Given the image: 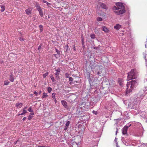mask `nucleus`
<instances>
[{
	"instance_id": "nucleus-60",
	"label": "nucleus",
	"mask_w": 147,
	"mask_h": 147,
	"mask_svg": "<svg viewBox=\"0 0 147 147\" xmlns=\"http://www.w3.org/2000/svg\"><path fill=\"white\" fill-rule=\"evenodd\" d=\"M41 92V91H40V92H39V94H40Z\"/></svg>"
},
{
	"instance_id": "nucleus-53",
	"label": "nucleus",
	"mask_w": 147,
	"mask_h": 147,
	"mask_svg": "<svg viewBox=\"0 0 147 147\" xmlns=\"http://www.w3.org/2000/svg\"><path fill=\"white\" fill-rule=\"evenodd\" d=\"M3 62V61H2L1 60L0 61V63H2Z\"/></svg>"
},
{
	"instance_id": "nucleus-35",
	"label": "nucleus",
	"mask_w": 147,
	"mask_h": 147,
	"mask_svg": "<svg viewBox=\"0 0 147 147\" xmlns=\"http://www.w3.org/2000/svg\"><path fill=\"white\" fill-rule=\"evenodd\" d=\"M73 78L71 77L69 78V81L70 82H72L73 81Z\"/></svg>"
},
{
	"instance_id": "nucleus-42",
	"label": "nucleus",
	"mask_w": 147,
	"mask_h": 147,
	"mask_svg": "<svg viewBox=\"0 0 147 147\" xmlns=\"http://www.w3.org/2000/svg\"><path fill=\"white\" fill-rule=\"evenodd\" d=\"M68 127V126H66L65 125L64 130L65 131H66Z\"/></svg>"
},
{
	"instance_id": "nucleus-34",
	"label": "nucleus",
	"mask_w": 147,
	"mask_h": 147,
	"mask_svg": "<svg viewBox=\"0 0 147 147\" xmlns=\"http://www.w3.org/2000/svg\"><path fill=\"white\" fill-rule=\"evenodd\" d=\"M35 7L37 10L38 9V8L39 7H40V6H39V5L37 4H36L35 5Z\"/></svg>"
},
{
	"instance_id": "nucleus-6",
	"label": "nucleus",
	"mask_w": 147,
	"mask_h": 147,
	"mask_svg": "<svg viewBox=\"0 0 147 147\" xmlns=\"http://www.w3.org/2000/svg\"><path fill=\"white\" fill-rule=\"evenodd\" d=\"M61 102L63 106L66 109H67L68 106L67 105V102L64 100H63L61 101Z\"/></svg>"
},
{
	"instance_id": "nucleus-52",
	"label": "nucleus",
	"mask_w": 147,
	"mask_h": 147,
	"mask_svg": "<svg viewBox=\"0 0 147 147\" xmlns=\"http://www.w3.org/2000/svg\"><path fill=\"white\" fill-rule=\"evenodd\" d=\"M38 147H45V146H38Z\"/></svg>"
},
{
	"instance_id": "nucleus-47",
	"label": "nucleus",
	"mask_w": 147,
	"mask_h": 147,
	"mask_svg": "<svg viewBox=\"0 0 147 147\" xmlns=\"http://www.w3.org/2000/svg\"><path fill=\"white\" fill-rule=\"evenodd\" d=\"M42 2L43 3H46L47 2V1H46L44 0H42Z\"/></svg>"
},
{
	"instance_id": "nucleus-12",
	"label": "nucleus",
	"mask_w": 147,
	"mask_h": 147,
	"mask_svg": "<svg viewBox=\"0 0 147 147\" xmlns=\"http://www.w3.org/2000/svg\"><path fill=\"white\" fill-rule=\"evenodd\" d=\"M25 12L28 15H30L31 14V11L28 9H26L25 10Z\"/></svg>"
},
{
	"instance_id": "nucleus-25",
	"label": "nucleus",
	"mask_w": 147,
	"mask_h": 147,
	"mask_svg": "<svg viewBox=\"0 0 147 147\" xmlns=\"http://www.w3.org/2000/svg\"><path fill=\"white\" fill-rule=\"evenodd\" d=\"M52 90V89L51 88L49 87L48 88L47 91L48 92L50 93Z\"/></svg>"
},
{
	"instance_id": "nucleus-20",
	"label": "nucleus",
	"mask_w": 147,
	"mask_h": 147,
	"mask_svg": "<svg viewBox=\"0 0 147 147\" xmlns=\"http://www.w3.org/2000/svg\"><path fill=\"white\" fill-rule=\"evenodd\" d=\"M1 11L2 12H3L5 9V6L3 5H1Z\"/></svg>"
},
{
	"instance_id": "nucleus-24",
	"label": "nucleus",
	"mask_w": 147,
	"mask_h": 147,
	"mask_svg": "<svg viewBox=\"0 0 147 147\" xmlns=\"http://www.w3.org/2000/svg\"><path fill=\"white\" fill-rule=\"evenodd\" d=\"M55 75L56 76V78H59V73L56 72L55 73Z\"/></svg>"
},
{
	"instance_id": "nucleus-61",
	"label": "nucleus",
	"mask_w": 147,
	"mask_h": 147,
	"mask_svg": "<svg viewBox=\"0 0 147 147\" xmlns=\"http://www.w3.org/2000/svg\"><path fill=\"white\" fill-rule=\"evenodd\" d=\"M96 40H97L98 41H99L97 39H96Z\"/></svg>"
},
{
	"instance_id": "nucleus-41",
	"label": "nucleus",
	"mask_w": 147,
	"mask_h": 147,
	"mask_svg": "<svg viewBox=\"0 0 147 147\" xmlns=\"http://www.w3.org/2000/svg\"><path fill=\"white\" fill-rule=\"evenodd\" d=\"M146 60V64H147V55L144 57Z\"/></svg>"
},
{
	"instance_id": "nucleus-55",
	"label": "nucleus",
	"mask_w": 147,
	"mask_h": 147,
	"mask_svg": "<svg viewBox=\"0 0 147 147\" xmlns=\"http://www.w3.org/2000/svg\"><path fill=\"white\" fill-rule=\"evenodd\" d=\"M117 130H118V129H117V131H116V135H117Z\"/></svg>"
},
{
	"instance_id": "nucleus-18",
	"label": "nucleus",
	"mask_w": 147,
	"mask_h": 147,
	"mask_svg": "<svg viewBox=\"0 0 147 147\" xmlns=\"http://www.w3.org/2000/svg\"><path fill=\"white\" fill-rule=\"evenodd\" d=\"M23 110V111L22 112V113H20L18 115H24L27 112V111L26 110Z\"/></svg>"
},
{
	"instance_id": "nucleus-4",
	"label": "nucleus",
	"mask_w": 147,
	"mask_h": 147,
	"mask_svg": "<svg viewBox=\"0 0 147 147\" xmlns=\"http://www.w3.org/2000/svg\"><path fill=\"white\" fill-rule=\"evenodd\" d=\"M131 125V124L128 125V126L127 125H125L122 129V133L123 134H125L127 133V129Z\"/></svg>"
},
{
	"instance_id": "nucleus-29",
	"label": "nucleus",
	"mask_w": 147,
	"mask_h": 147,
	"mask_svg": "<svg viewBox=\"0 0 147 147\" xmlns=\"http://www.w3.org/2000/svg\"><path fill=\"white\" fill-rule=\"evenodd\" d=\"M48 73L47 72H46L45 74H44L43 75V78H45L47 76V75H48Z\"/></svg>"
},
{
	"instance_id": "nucleus-33",
	"label": "nucleus",
	"mask_w": 147,
	"mask_h": 147,
	"mask_svg": "<svg viewBox=\"0 0 147 147\" xmlns=\"http://www.w3.org/2000/svg\"><path fill=\"white\" fill-rule=\"evenodd\" d=\"M65 48L66 49L65 51L67 52L68 50V45H67L65 46Z\"/></svg>"
},
{
	"instance_id": "nucleus-22",
	"label": "nucleus",
	"mask_w": 147,
	"mask_h": 147,
	"mask_svg": "<svg viewBox=\"0 0 147 147\" xmlns=\"http://www.w3.org/2000/svg\"><path fill=\"white\" fill-rule=\"evenodd\" d=\"M48 96L47 95V94L45 92H44L43 93V95L42 96V97L43 98H46Z\"/></svg>"
},
{
	"instance_id": "nucleus-28",
	"label": "nucleus",
	"mask_w": 147,
	"mask_h": 147,
	"mask_svg": "<svg viewBox=\"0 0 147 147\" xmlns=\"http://www.w3.org/2000/svg\"><path fill=\"white\" fill-rule=\"evenodd\" d=\"M70 123V122L69 121H67L65 123V125L66 126L68 127Z\"/></svg>"
},
{
	"instance_id": "nucleus-14",
	"label": "nucleus",
	"mask_w": 147,
	"mask_h": 147,
	"mask_svg": "<svg viewBox=\"0 0 147 147\" xmlns=\"http://www.w3.org/2000/svg\"><path fill=\"white\" fill-rule=\"evenodd\" d=\"M52 97L53 99L54 100V101L55 103H56L57 102V100L55 98V94L54 93H53L52 94Z\"/></svg>"
},
{
	"instance_id": "nucleus-36",
	"label": "nucleus",
	"mask_w": 147,
	"mask_h": 147,
	"mask_svg": "<svg viewBox=\"0 0 147 147\" xmlns=\"http://www.w3.org/2000/svg\"><path fill=\"white\" fill-rule=\"evenodd\" d=\"M60 69L59 68H58L57 69H55V71L59 73L60 71Z\"/></svg>"
},
{
	"instance_id": "nucleus-54",
	"label": "nucleus",
	"mask_w": 147,
	"mask_h": 147,
	"mask_svg": "<svg viewBox=\"0 0 147 147\" xmlns=\"http://www.w3.org/2000/svg\"><path fill=\"white\" fill-rule=\"evenodd\" d=\"M77 144V143L75 142H73V144Z\"/></svg>"
},
{
	"instance_id": "nucleus-58",
	"label": "nucleus",
	"mask_w": 147,
	"mask_h": 147,
	"mask_svg": "<svg viewBox=\"0 0 147 147\" xmlns=\"http://www.w3.org/2000/svg\"><path fill=\"white\" fill-rule=\"evenodd\" d=\"M91 80H90V79L89 80V82H91Z\"/></svg>"
},
{
	"instance_id": "nucleus-30",
	"label": "nucleus",
	"mask_w": 147,
	"mask_h": 147,
	"mask_svg": "<svg viewBox=\"0 0 147 147\" xmlns=\"http://www.w3.org/2000/svg\"><path fill=\"white\" fill-rule=\"evenodd\" d=\"M82 45L83 47H84V38H82Z\"/></svg>"
},
{
	"instance_id": "nucleus-49",
	"label": "nucleus",
	"mask_w": 147,
	"mask_h": 147,
	"mask_svg": "<svg viewBox=\"0 0 147 147\" xmlns=\"http://www.w3.org/2000/svg\"><path fill=\"white\" fill-rule=\"evenodd\" d=\"M34 94H36V95L37 94V92H36V91L34 92Z\"/></svg>"
},
{
	"instance_id": "nucleus-43",
	"label": "nucleus",
	"mask_w": 147,
	"mask_h": 147,
	"mask_svg": "<svg viewBox=\"0 0 147 147\" xmlns=\"http://www.w3.org/2000/svg\"><path fill=\"white\" fill-rule=\"evenodd\" d=\"M117 138H115V140H114V141H115V142L116 143V144H117Z\"/></svg>"
},
{
	"instance_id": "nucleus-56",
	"label": "nucleus",
	"mask_w": 147,
	"mask_h": 147,
	"mask_svg": "<svg viewBox=\"0 0 147 147\" xmlns=\"http://www.w3.org/2000/svg\"><path fill=\"white\" fill-rule=\"evenodd\" d=\"M71 82H70L69 83V84H70V85H71L72 84V83Z\"/></svg>"
},
{
	"instance_id": "nucleus-17",
	"label": "nucleus",
	"mask_w": 147,
	"mask_h": 147,
	"mask_svg": "<svg viewBox=\"0 0 147 147\" xmlns=\"http://www.w3.org/2000/svg\"><path fill=\"white\" fill-rule=\"evenodd\" d=\"M9 80H10L11 82H13L14 81V78H13V76L12 75H11L10 76V77H9Z\"/></svg>"
},
{
	"instance_id": "nucleus-23",
	"label": "nucleus",
	"mask_w": 147,
	"mask_h": 147,
	"mask_svg": "<svg viewBox=\"0 0 147 147\" xmlns=\"http://www.w3.org/2000/svg\"><path fill=\"white\" fill-rule=\"evenodd\" d=\"M97 20L98 22L102 21V19L101 18L98 17L97 18Z\"/></svg>"
},
{
	"instance_id": "nucleus-15",
	"label": "nucleus",
	"mask_w": 147,
	"mask_h": 147,
	"mask_svg": "<svg viewBox=\"0 0 147 147\" xmlns=\"http://www.w3.org/2000/svg\"><path fill=\"white\" fill-rule=\"evenodd\" d=\"M22 103H16V106L18 108H19L21 107L22 106Z\"/></svg>"
},
{
	"instance_id": "nucleus-32",
	"label": "nucleus",
	"mask_w": 147,
	"mask_h": 147,
	"mask_svg": "<svg viewBox=\"0 0 147 147\" xmlns=\"http://www.w3.org/2000/svg\"><path fill=\"white\" fill-rule=\"evenodd\" d=\"M28 111L31 112H33V110L32 109V108L31 107H30L29 108V109H28Z\"/></svg>"
},
{
	"instance_id": "nucleus-10",
	"label": "nucleus",
	"mask_w": 147,
	"mask_h": 147,
	"mask_svg": "<svg viewBox=\"0 0 147 147\" xmlns=\"http://www.w3.org/2000/svg\"><path fill=\"white\" fill-rule=\"evenodd\" d=\"M102 30L105 32H109V30L105 26H103L102 27Z\"/></svg>"
},
{
	"instance_id": "nucleus-9",
	"label": "nucleus",
	"mask_w": 147,
	"mask_h": 147,
	"mask_svg": "<svg viewBox=\"0 0 147 147\" xmlns=\"http://www.w3.org/2000/svg\"><path fill=\"white\" fill-rule=\"evenodd\" d=\"M100 6L103 9H107V8L105 4L104 3H99Z\"/></svg>"
},
{
	"instance_id": "nucleus-11",
	"label": "nucleus",
	"mask_w": 147,
	"mask_h": 147,
	"mask_svg": "<svg viewBox=\"0 0 147 147\" xmlns=\"http://www.w3.org/2000/svg\"><path fill=\"white\" fill-rule=\"evenodd\" d=\"M121 27V26L119 24H117L114 27V28L116 29L117 30H118Z\"/></svg>"
},
{
	"instance_id": "nucleus-13",
	"label": "nucleus",
	"mask_w": 147,
	"mask_h": 147,
	"mask_svg": "<svg viewBox=\"0 0 147 147\" xmlns=\"http://www.w3.org/2000/svg\"><path fill=\"white\" fill-rule=\"evenodd\" d=\"M118 83L119 85L121 86H122L123 83V81L121 79H119L118 81Z\"/></svg>"
},
{
	"instance_id": "nucleus-7",
	"label": "nucleus",
	"mask_w": 147,
	"mask_h": 147,
	"mask_svg": "<svg viewBox=\"0 0 147 147\" xmlns=\"http://www.w3.org/2000/svg\"><path fill=\"white\" fill-rule=\"evenodd\" d=\"M38 11L39 12L40 15L41 17H42L43 16V13L41 7L38 8Z\"/></svg>"
},
{
	"instance_id": "nucleus-16",
	"label": "nucleus",
	"mask_w": 147,
	"mask_h": 147,
	"mask_svg": "<svg viewBox=\"0 0 147 147\" xmlns=\"http://www.w3.org/2000/svg\"><path fill=\"white\" fill-rule=\"evenodd\" d=\"M34 115V113H30V115H29L28 117V119L29 120H30L32 117H33L32 116Z\"/></svg>"
},
{
	"instance_id": "nucleus-59",
	"label": "nucleus",
	"mask_w": 147,
	"mask_h": 147,
	"mask_svg": "<svg viewBox=\"0 0 147 147\" xmlns=\"http://www.w3.org/2000/svg\"><path fill=\"white\" fill-rule=\"evenodd\" d=\"M98 67H99L100 68L101 67H102V66H98Z\"/></svg>"
},
{
	"instance_id": "nucleus-5",
	"label": "nucleus",
	"mask_w": 147,
	"mask_h": 147,
	"mask_svg": "<svg viewBox=\"0 0 147 147\" xmlns=\"http://www.w3.org/2000/svg\"><path fill=\"white\" fill-rule=\"evenodd\" d=\"M54 50L57 53V54H54V55L56 57H59L61 54L60 51L56 48H55Z\"/></svg>"
},
{
	"instance_id": "nucleus-40",
	"label": "nucleus",
	"mask_w": 147,
	"mask_h": 147,
	"mask_svg": "<svg viewBox=\"0 0 147 147\" xmlns=\"http://www.w3.org/2000/svg\"><path fill=\"white\" fill-rule=\"evenodd\" d=\"M92 113L95 115H96L97 114V111H95L94 110L92 111Z\"/></svg>"
},
{
	"instance_id": "nucleus-45",
	"label": "nucleus",
	"mask_w": 147,
	"mask_h": 147,
	"mask_svg": "<svg viewBox=\"0 0 147 147\" xmlns=\"http://www.w3.org/2000/svg\"><path fill=\"white\" fill-rule=\"evenodd\" d=\"M73 47L74 48V50L75 51L76 50V48H75V45H73Z\"/></svg>"
},
{
	"instance_id": "nucleus-1",
	"label": "nucleus",
	"mask_w": 147,
	"mask_h": 147,
	"mask_svg": "<svg viewBox=\"0 0 147 147\" xmlns=\"http://www.w3.org/2000/svg\"><path fill=\"white\" fill-rule=\"evenodd\" d=\"M117 6H114L113 8V9L114 10V12L117 15L121 14L125 12L124 7L122 3L118 2L116 3Z\"/></svg>"
},
{
	"instance_id": "nucleus-3",
	"label": "nucleus",
	"mask_w": 147,
	"mask_h": 147,
	"mask_svg": "<svg viewBox=\"0 0 147 147\" xmlns=\"http://www.w3.org/2000/svg\"><path fill=\"white\" fill-rule=\"evenodd\" d=\"M127 80H129L131 79H135L137 78V72L135 69H132L129 72L127 73Z\"/></svg>"
},
{
	"instance_id": "nucleus-31",
	"label": "nucleus",
	"mask_w": 147,
	"mask_h": 147,
	"mask_svg": "<svg viewBox=\"0 0 147 147\" xmlns=\"http://www.w3.org/2000/svg\"><path fill=\"white\" fill-rule=\"evenodd\" d=\"M51 80L53 82H54L55 81V78L53 76H51Z\"/></svg>"
},
{
	"instance_id": "nucleus-21",
	"label": "nucleus",
	"mask_w": 147,
	"mask_h": 147,
	"mask_svg": "<svg viewBox=\"0 0 147 147\" xmlns=\"http://www.w3.org/2000/svg\"><path fill=\"white\" fill-rule=\"evenodd\" d=\"M90 37L92 39H94L95 38V35L93 34H90Z\"/></svg>"
},
{
	"instance_id": "nucleus-19",
	"label": "nucleus",
	"mask_w": 147,
	"mask_h": 147,
	"mask_svg": "<svg viewBox=\"0 0 147 147\" xmlns=\"http://www.w3.org/2000/svg\"><path fill=\"white\" fill-rule=\"evenodd\" d=\"M39 27L40 28V32H42L43 31V26L42 25H40L39 26Z\"/></svg>"
},
{
	"instance_id": "nucleus-39",
	"label": "nucleus",
	"mask_w": 147,
	"mask_h": 147,
	"mask_svg": "<svg viewBox=\"0 0 147 147\" xmlns=\"http://www.w3.org/2000/svg\"><path fill=\"white\" fill-rule=\"evenodd\" d=\"M65 75L66 78H69V75L68 73H66L65 74Z\"/></svg>"
},
{
	"instance_id": "nucleus-48",
	"label": "nucleus",
	"mask_w": 147,
	"mask_h": 147,
	"mask_svg": "<svg viewBox=\"0 0 147 147\" xmlns=\"http://www.w3.org/2000/svg\"><path fill=\"white\" fill-rule=\"evenodd\" d=\"M27 109V107H24L23 109V110H25L26 109Z\"/></svg>"
},
{
	"instance_id": "nucleus-8",
	"label": "nucleus",
	"mask_w": 147,
	"mask_h": 147,
	"mask_svg": "<svg viewBox=\"0 0 147 147\" xmlns=\"http://www.w3.org/2000/svg\"><path fill=\"white\" fill-rule=\"evenodd\" d=\"M122 141L123 143L126 146H128L129 145V143L128 142V141L126 139H125V138L124 137L122 138Z\"/></svg>"
},
{
	"instance_id": "nucleus-38",
	"label": "nucleus",
	"mask_w": 147,
	"mask_h": 147,
	"mask_svg": "<svg viewBox=\"0 0 147 147\" xmlns=\"http://www.w3.org/2000/svg\"><path fill=\"white\" fill-rule=\"evenodd\" d=\"M9 82H8L7 81H5V83L4 84V85H7L8 84Z\"/></svg>"
},
{
	"instance_id": "nucleus-46",
	"label": "nucleus",
	"mask_w": 147,
	"mask_h": 147,
	"mask_svg": "<svg viewBox=\"0 0 147 147\" xmlns=\"http://www.w3.org/2000/svg\"><path fill=\"white\" fill-rule=\"evenodd\" d=\"M19 40L20 41L24 40V39L22 38H20Z\"/></svg>"
},
{
	"instance_id": "nucleus-26",
	"label": "nucleus",
	"mask_w": 147,
	"mask_h": 147,
	"mask_svg": "<svg viewBox=\"0 0 147 147\" xmlns=\"http://www.w3.org/2000/svg\"><path fill=\"white\" fill-rule=\"evenodd\" d=\"M100 47V46L99 45L97 47H93L92 48L96 50H97L99 49Z\"/></svg>"
},
{
	"instance_id": "nucleus-50",
	"label": "nucleus",
	"mask_w": 147,
	"mask_h": 147,
	"mask_svg": "<svg viewBox=\"0 0 147 147\" xmlns=\"http://www.w3.org/2000/svg\"><path fill=\"white\" fill-rule=\"evenodd\" d=\"M46 4L47 5H48V6L50 4V3L48 2H47L46 3Z\"/></svg>"
},
{
	"instance_id": "nucleus-51",
	"label": "nucleus",
	"mask_w": 147,
	"mask_h": 147,
	"mask_svg": "<svg viewBox=\"0 0 147 147\" xmlns=\"http://www.w3.org/2000/svg\"><path fill=\"white\" fill-rule=\"evenodd\" d=\"M26 118V117H24L22 119L23 121H24Z\"/></svg>"
},
{
	"instance_id": "nucleus-2",
	"label": "nucleus",
	"mask_w": 147,
	"mask_h": 147,
	"mask_svg": "<svg viewBox=\"0 0 147 147\" xmlns=\"http://www.w3.org/2000/svg\"><path fill=\"white\" fill-rule=\"evenodd\" d=\"M138 85L137 81L132 80L129 82H127V88L126 89V94H128L132 92V90L136 88Z\"/></svg>"
},
{
	"instance_id": "nucleus-57",
	"label": "nucleus",
	"mask_w": 147,
	"mask_h": 147,
	"mask_svg": "<svg viewBox=\"0 0 147 147\" xmlns=\"http://www.w3.org/2000/svg\"><path fill=\"white\" fill-rule=\"evenodd\" d=\"M91 80H90V79L89 80V82H91Z\"/></svg>"
},
{
	"instance_id": "nucleus-44",
	"label": "nucleus",
	"mask_w": 147,
	"mask_h": 147,
	"mask_svg": "<svg viewBox=\"0 0 147 147\" xmlns=\"http://www.w3.org/2000/svg\"><path fill=\"white\" fill-rule=\"evenodd\" d=\"M41 44L38 47V50H39L40 49H41Z\"/></svg>"
},
{
	"instance_id": "nucleus-37",
	"label": "nucleus",
	"mask_w": 147,
	"mask_h": 147,
	"mask_svg": "<svg viewBox=\"0 0 147 147\" xmlns=\"http://www.w3.org/2000/svg\"><path fill=\"white\" fill-rule=\"evenodd\" d=\"M102 73L101 71H100V70H99V71H98L97 73V74L99 76V74H101Z\"/></svg>"
},
{
	"instance_id": "nucleus-27",
	"label": "nucleus",
	"mask_w": 147,
	"mask_h": 147,
	"mask_svg": "<svg viewBox=\"0 0 147 147\" xmlns=\"http://www.w3.org/2000/svg\"><path fill=\"white\" fill-rule=\"evenodd\" d=\"M105 83H106V84L107 85H108L109 83V82L108 81L105 82V81H103V82L102 83V85H104L105 84Z\"/></svg>"
}]
</instances>
